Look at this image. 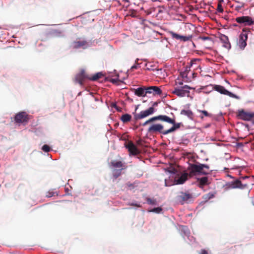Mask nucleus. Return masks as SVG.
I'll list each match as a JSON object with an SVG mask.
<instances>
[{"label":"nucleus","mask_w":254,"mask_h":254,"mask_svg":"<svg viewBox=\"0 0 254 254\" xmlns=\"http://www.w3.org/2000/svg\"><path fill=\"white\" fill-rule=\"evenodd\" d=\"M146 90L147 94H152L153 96H160L162 93V91L161 89L159 87L156 86L147 87Z\"/></svg>","instance_id":"dca6fc26"},{"label":"nucleus","mask_w":254,"mask_h":254,"mask_svg":"<svg viewBox=\"0 0 254 254\" xmlns=\"http://www.w3.org/2000/svg\"><path fill=\"white\" fill-rule=\"evenodd\" d=\"M202 166V164H199L198 165L194 164H191L190 167L191 173H199L204 175L208 174V172L203 169Z\"/></svg>","instance_id":"4468645a"},{"label":"nucleus","mask_w":254,"mask_h":254,"mask_svg":"<svg viewBox=\"0 0 254 254\" xmlns=\"http://www.w3.org/2000/svg\"><path fill=\"white\" fill-rule=\"evenodd\" d=\"M198 112L202 113L203 116H200V117L203 119V116L205 117H210L211 115L206 111L205 110H198Z\"/></svg>","instance_id":"bb28decb"},{"label":"nucleus","mask_w":254,"mask_h":254,"mask_svg":"<svg viewBox=\"0 0 254 254\" xmlns=\"http://www.w3.org/2000/svg\"><path fill=\"white\" fill-rule=\"evenodd\" d=\"M139 59H137L136 60H135V64H138V61Z\"/></svg>","instance_id":"ea45409f"},{"label":"nucleus","mask_w":254,"mask_h":254,"mask_svg":"<svg viewBox=\"0 0 254 254\" xmlns=\"http://www.w3.org/2000/svg\"><path fill=\"white\" fill-rule=\"evenodd\" d=\"M212 90H215L222 94L228 95L232 98H234L237 99H239L240 98L239 96L231 92H229L227 89H226L224 87L221 85H214L212 87Z\"/></svg>","instance_id":"6e6552de"},{"label":"nucleus","mask_w":254,"mask_h":254,"mask_svg":"<svg viewBox=\"0 0 254 254\" xmlns=\"http://www.w3.org/2000/svg\"><path fill=\"white\" fill-rule=\"evenodd\" d=\"M114 170H113V176L115 179L118 178L121 176L122 171L127 168V166L125 162L119 160H112L110 163Z\"/></svg>","instance_id":"f03ea898"},{"label":"nucleus","mask_w":254,"mask_h":254,"mask_svg":"<svg viewBox=\"0 0 254 254\" xmlns=\"http://www.w3.org/2000/svg\"><path fill=\"white\" fill-rule=\"evenodd\" d=\"M199 38L200 39H201L203 41H205V40H210L211 39V38L210 37H205V36H200L199 37Z\"/></svg>","instance_id":"72a5a7b5"},{"label":"nucleus","mask_w":254,"mask_h":254,"mask_svg":"<svg viewBox=\"0 0 254 254\" xmlns=\"http://www.w3.org/2000/svg\"><path fill=\"white\" fill-rule=\"evenodd\" d=\"M175 85L176 86V87H177V86H183L184 85L183 82L182 81H180V79L179 78H178L175 81Z\"/></svg>","instance_id":"c756f323"},{"label":"nucleus","mask_w":254,"mask_h":254,"mask_svg":"<svg viewBox=\"0 0 254 254\" xmlns=\"http://www.w3.org/2000/svg\"><path fill=\"white\" fill-rule=\"evenodd\" d=\"M159 116H165V115H160L153 117L146 121L142 124L143 126L149 125V127L147 129L148 133L150 134L160 133L163 135H167L166 129H164V126L161 124L156 123L157 121H160V120L157 118Z\"/></svg>","instance_id":"f257e3e1"},{"label":"nucleus","mask_w":254,"mask_h":254,"mask_svg":"<svg viewBox=\"0 0 254 254\" xmlns=\"http://www.w3.org/2000/svg\"><path fill=\"white\" fill-rule=\"evenodd\" d=\"M185 73H183L182 74V76H183V77L185 76Z\"/></svg>","instance_id":"79ce46f5"},{"label":"nucleus","mask_w":254,"mask_h":254,"mask_svg":"<svg viewBox=\"0 0 254 254\" xmlns=\"http://www.w3.org/2000/svg\"><path fill=\"white\" fill-rule=\"evenodd\" d=\"M104 76V74L102 72H98L94 75H93L92 77L89 78V79L92 81H96L101 78Z\"/></svg>","instance_id":"393cba45"},{"label":"nucleus","mask_w":254,"mask_h":254,"mask_svg":"<svg viewBox=\"0 0 254 254\" xmlns=\"http://www.w3.org/2000/svg\"><path fill=\"white\" fill-rule=\"evenodd\" d=\"M157 118L160 120L161 122H166L173 125L170 128L166 129L167 134L174 132L177 129L180 128L181 126L182 125V123H176L175 118H172L166 115H165V116H159Z\"/></svg>","instance_id":"7ed1b4c3"},{"label":"nucleus","mask_w":254,"mask_h":254,"mask_svg":"<svg viewBox=\"0 0 254 254\" xmlns=\"http://www.w3.org/2000/svg\"><path fill=\"white\" fill-rule=\"evenodd\" d=\"M125 147L128 149L129 154L132 155H136L140 153L139 150L131 141L127 142L125 144Z\"/></svg>","instance_id":"ddd939ff"},{"label":"nucleus","mask_w":254,"mask_h":254,"mask_svg":"<svg viewBox=\"0 0 254 254\" xmlns=\"http://www.w3.org/2000/svg\"><path fill=\"white\" fill-rule=\"evenodd\" d=\"M208 198H209V199H210V198H212V197H213V194H210V193H209V194H208Z\"/></svg>","instance_id":"58836bf2"},{"label":"nucleus","mask_w":254,"mask_h":254,"mask_svg":"<svg viewBox=\"0 0 254 254\" xmlns=\"http://www.w3.org/2000/svg\"><path fill=\"white\" fill-rule=\"evenodd\" d=\"M181 114L183 115L187 116L189 118L192 119L193 118V114L192 112L190 110H182L181 112Z\"/></svg>","instance_id":"4be33fe9"},{"label":"nucleus","mask_w":254,"mask_h":254,"mask_svg":"<svg viewBox=\"0 0 254 254\" xmlns=\"http://www.w3.org/2000/svg\"><path fill=\"white\" fill-rule=\"evenodd\" d=\"M42 150L45 152H48L50 151L51 148L49 145L45 144L42 146Z\"/></svg>","instance_id":"c85d7f7f"},{"label":"nucleus","mask_w":254,"mask_h":254,"mask_svg":"<svg viewBox=\"0 0 254 254\" xmlns=\"http://www.w3.org/2000/svg\"><path fill=\"white\" fill-rule=\"evenodd\" d=\"M235 20L237 23L244 26H251L254 24V19L249 16L237 17Z\"/></svg>","instance_id":"0eeeda50"},{"label":"nucleus","mask_w":254,"mask_h":254,"mask_svg":"<svg viewBox=\"0 0 254 254\" xmlns=\"http://www.w3.org/2000/svg\"><path fill=\"white\" fill-rule=\"evenodd\" d=\"M157 104L158 103L157 102H154L152 107L149 108L145 111L140 112L139 114H135L134 116V119L135 120H141L153 114L155 112V109L154 107L157 106Z\"/></svg>","instance_id":"39448f33"},{"label":"nucleus","mask_w":254,"mask_h":254,"mask_svg":"<svg viewBox=\"0 0 254 254\" xmlns=\"http://www.w3.org/2000/svg\"><path fill=\"white\" fill-rule=\"evenodd\" d=\"M71 47L72 49H85L87 47V42L85 40L76 41L72 43Z\"/></svg>","instance_id":"f3484780"},{"label":"nucleus","mask_w":254,"mask_h":254,"mask_svg":"<svg viewBox=\"0 0 254 254\" xmlns=\"http://www.w3.org/2000/svg\"><path fill=\"white\" fill-rule=\"evenodd\" d=\"M242 186V183L239 180H237L233 182L231 184V188L233 189L241 188Z\"/></svg>","instance_id":"b1692460"},{"label":"nucleus","mask_w":254,"mask_h":254,"mask_svg":"<svg viewBox=\"0 0 254 254\" xmlns=\"http://www.w3.org/2000/svg\"><path fill=\"white\" fill-rule=\"evenodd\" d=\"M112 107L115 108L117 109V111H120L121 109L119 108V107L117 106L116 103H112L111 105Z\"/></svg>","instance_id":"f704fd0d"},{"label":"nucleus","mask_w":254,"mask_h":254,"mask_svg":"<svg viewBox=\"0 0 254 254\" xmlns=\"http://www.w3.org/2000/svg\"><path fill=\"white\" fill-rule=\"evenodd\" d=\"M191 176V174L184 172L180 176L178 177V179L175 178V182L176 184H183L188 179L189 177H190Z\"/></svg>","instance_id":"a211bd4d"},{"label":"nucleus","mask_w":254,"mask_h":254,"mask_svg":"<svg viewBox=\"0 0 254 254\" xmlns=\"http://www.w3.org/2000/svg\"><path fill=\"white\" fill-rule=\"evenodd\" d=\"M131 116L128 114H126L122 116L121 117V120L124 123H126L128 122H129L131 120Z\"/></svg>","instance_id":"5701e85b"},{"label":"nucleus","mask_w":254,"mask_h":254,"mask_svg":"<svg viewBox=\"0 0 254 254\" xmlns=\"http://www.w3.org/2000/svg\"><path fill=\"white\" fill-rule=\"evenodd\" d=\"M137 143L138 144H140V140L137 141Z\"/></svg>","instance_id":"a19ab883"},{"label":"nucleus","mask_w":254,"mask_h":254,"mask_svg":"<svg viewBox=\"0 0 254 254\" xmlns=\"http://www.w3.org/2000/svg\"><path fill=\"white\" fill-rule=\"evenodd\" d=\"M193 88L187 85H184L183 86H177L174 87L172 93L179 97H183L185 96H189L190 90Z\"/></svg>","instance_id":"20e7f679"},{"label":"nucleus","mask_w":254,"mask_h":254,"mask_svg":"<svg viewBox=\"0 0 254 254\" xmlns=\"http://www.w3.org/2000/svg\"><path fill=\"white\" fill-rule=\"evenodd\" d=\"M202 167H203V169L205 171H206L207 172V171L209 170V167L208 165H206V164H203V166H202Z\"/></svg>","instance_id":"473e14b6"},{"label":"nucleus","mask_w":254,"mask_h":254,"mask_svg":"<svg viewBox=\"0 0 254 254\" xmlns=\"http://www.w3.org/2000/svg\"><path fill=\"white\" fill-rule=\"evenodd\" d=\"M193 198L194 195L189 191H186L185 192L181 191L178 196V200L182 204L184 203H189L193 201Z\"/></svg>","instance_id":"423d86ee"},{"label":"nucleus","mask_w":254,"mask_h":254,"mask_svg":"<svg viewBox=\"0 0 254 254\" xmlns=\"http://www.w3.org/2000/svg\"><path fill=\"white\" fill-rule=\"evenodd\" d=\"M89 77L86 74L85 70L81 69L75 75L74 81L80 85H82L83 81L86 79H89Z\"/></svg>","instance_id":"9b49d317"},{"label":"nucleus","mask_w":254,"mask_h":254,"mask_svg":"<svg viewBox=\"0 0 254 254\" xmlns=\"http://www.w3.org/2000/svg\"><path fill=\"white\" fill-rule=\"evenodd\" d=\"M138 68V65L137 64H134L133 65H132L131 67V70H134V69H137Z\"/></svg>","instance_id":"e433bc0d"},{"label":"nucleus","mask_w":254,"mask_h":254,"mask_svg":"<svg viewBox=\"0 0 254 254\" xmlns=\"http://www.w3.org/2000/svg\"><path fill=\"white\" fill-rule=\"evenodd\" d=\"M146 89V86H142L134 89V94L138 97H145L147 94Z\"/></svg>","instance_id":"6ab92c4d"},{"label":"nucleus","mask_w":254,"mask_h":254,"mask_svg":"<svg viewBox=\"0 0 254 254\" xmlns=\"http://www.w3.org/2000/svg\"><path fill=\"white\" fill-rule=\"evenodd\" d=\"M221 40L223 43V47L227 49H230L231 48V45L229 42L228 38L227 36L225 35L222 36L221 38Z\"/></svg>","instance_id":"412c9836"},{"label":"nucleus","mask_w":254,"mask_h":254,"mask_svg":"<svg viewBox=\"0 0 254 254\" xmlns=\"http://www.w3.org/2000/svg\"><path fill=\"white\" fill-rule=\"evenodd\" d=\"M168 33L170 34V35L171 36V37L173 39H175L177 40H180L182 41H190L192 38L191 35H189V36H182L178 34H177L175 33L174 32L172 31H169L168 32Z\"/></svg>","instance_id":"2eb2a0df"},{"label":"nucleus","mask_w":254,"mask_h":254,"mask_svg":"<svg viewBox=\"0 0 254 254\" xmlns=\"http://www.w3.org/2000/svg\"><path fill=\"white\" fill-rule=\"evenodd\" d=\"M146 201H147V202L149 204H152V205L156 204V200L155 199L147 198Z\"/></svg>","instance_id":"cd10ccee"},{"label":"nucleus","mask_w":254,"mask_h":254,"mask_svg":"<svg viewBox=\"0 0 254 254\" xmlns=\"http://www.w3.org/2000/svg\"><path fill=\"white\" fill-rule=\"evenodd\" d=\"M29 118L26 112H21L16 114L14 117V121L16 123H24L28 121Z\"/></svg>","instance_id":"f8f14e48"},{"label":"nucleus","mask_w":254,"mask_h":254,"mask_svg":"<svg viewBox=\"0 0 254 254\" xmlns=\"http://www.w3.org/2000/svg\"><path fill=\"white\" fill-rule=\"evenodd\" d=\"M197 181L199 183V187L202 188L209 184L208 179L207 177H203L201 178L198 179Z\"/></svg>","instance_id":"aec40b11"},{"label":"nucleus","mask_w":254,"mask_h":254,"mask_svg":"<svg viewBox=\"0 0 254 254\" xmlns=\"http://www.w3.org/2000/svg\"><path fill=\"white\" fill-rule=\"evenodd\" d=\"M250 29L248 28H244L242 33L240 35V38L238 42V45L241 49H244L247 45V40L248 39L247 32H250Z\"/></svg>","instance_id":"1a4fd4ad"},{"label":"nucleus","mask_w":254,"mask_h":254,"mask_svg":"<svg viewBox=\"0 0 254 254\" xmlns=\"http://www.w3.org/2000/svg\"><path fill=\"white\" fill-rule=\"evenodd\" d=\"M201 254H208L205 250H202Z\"/></svg>","instance_id":"4c0bfd02"},{"label":"nucleus","mask_w":254,"mask_h":254,"mask_svg":"<svg viewBox=\"0 0 254 254\" xmlns=\"http://www.w3.org/2000/svg\"><path fill=\"white\" fill-rule=\"evenodd\" d=\"M110 81H111V82H112L113 83H116L119 81V79H110Z\"/></svg>","instance_id":"c9c22d12"},{"label":"nucleus","mask_w":254,"mask_h":254,"mask_svg":"<svg viewBox=\"0 0 254 254\" xmlns=\"http://www.w3.org/2000/svg\"><path fill=\"white\" fill-rule=\"evenodd\" d=\"M217 10L220 12H222L223 11V9L221 4H218Z\"/></svg>","instance_id":"2f4dec72"},{"label":"nucleus","mask_w":254,"mask_h":254,"mask_svg":"<svg viewBox=\"0 0 254 254\" xmlns=\"http://www.w3.org/2000/svg\"><path fill=\"white\" fill-rule=\"evenodd\" d=\"M162 210V209L161 207H156V208H154L152 209V210H150V212H155L156 213H159Z\"/></svg>","instance_id":"7c9ffc66"},{"label":"nucleus","mask_w":254,"mask_h":254,"mask_svg":"<svg viewBox=\"0 0 254 254\" xmlns=\"http://www.w3.org/2000/svg\"><path fill=\"white\" fill-rule=\"evenodd\" d=\"M237 116L244 121H250L254 117V113L247 112L242 109L238 111Z\"/></svg>","instance_id":"9d476101"},{"label":"nucleus","mask_w":254,"mask_h":254,"mask_svg":"<svg viewBox=\"0 0 254 254\" xmlns=\"http://www.w3.org/2000/svg\"><path fill=\"white\" fill-rule=\"evenodd\" d=\"M58 194L56 191H55L54 190H50L48 192H47L46 194V196L48 197H51L52 196L57 195Z\"/></svg>","instance_id":"a878e982"}]
</instances>
